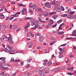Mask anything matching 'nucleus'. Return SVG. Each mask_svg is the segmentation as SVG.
<instances>
[{"label": "nucleus", "mask_w": 76, "mask_h": 76, "mask_svg": "<svg viewBox=\"0 0 76 76\" xmlns=\"http://www.w3.org/2000/svg\"><path fill=\"white\" fill-rule=\"evenodd\" d=\"M60 26H65L64 25V23H62V24H60Z\"/></svg>", "instance_id": "774afa93"}, {"label": "nucleus", "mask_w": 76, "mask_h": 76, "mask_svg": "<svg viewBox=\"0 0 76 76\" xmlns=\"http://www.w3.org/2000/svg\"><path fill=\"white\" fill-rule=\"evenodd\" d=\"M13 39V38L12 37L11 35L10 34L9 35V37H8V41L9 42L10 44H12L13 43V41L12 40Z\"/></svg>", "instance_id": "f03ea898"}, {"label": "nucleus", "mask_w": 76, "mask_h": 76, "mask_svg": "<svg viewBox=\"0 0 76 76\" xmlns=\"http://www.w3.org/2000/svg\"><path fill=\"white\" fill-rule=\"evenodd\" d=\"M13 51V50L12 49H9L8 52H9V53H12Z\"/></svg>", "instance_id": "ea45409f"}, {"label": "nucleus", "mask_w": 76, "mask_h": 76, "mask_svg": "<svg viewBox=\"0 0 76 76\" xmlns=\"http://www.w3.org/2000/svg\"><path fill=\"white\" fill-rule=\"evenodd\" d=\"M50 51H49V50L48 49H47L46 50V53H49Z\"/></svg>", "instance_id": "0e129e2a"}, {"label": "nucleus", "mask_w": 76, "mask_h": 76, "mask_svg": "<svg viewBox=\"0 0 76 76\" xmlns=\"http://www.w3.org/2000/svg\"><path fill=\"white\" fill-rule=\"evenodd\" d=\"M45 6L48 9H50L51 8V4L50 2L45 3Z\"/></svg>", "instance_id": "20e7f679"}, {"label": "nucleus", "mask_w": 76, "mask_h": 76, "mask_svg": "<svg viewBox=\"0 0 76 76\" xmlns=\"http://www.w3.org/2000/svg\"><path fill=\"white\" fill-rule=\"evenodd\" d=\"M57 25V24L56 23L55 25H53L52 26V27L54 28H55V27H56V26Z\"/></svg>", "instance_id": "2f4dec72"}, {"label": "nucleus", "mask_w": 76, "mask_h": 76, "mask_svg": "<svg viewBox=\"0 0 76 76\" xmlns=\"http://www.w3.org/2000/svg\"><path fill=\"white\" fill-rule=\"evenodd\" d=\"M59 51H62V52H64V49H63L62 48H59Z\"/></svg>", "instance_id": "a878e982"}, {"label": "nucleus", "mask_w": 76, "mask_h": 76, "mask_svg": "<svg viewBox=\"0 0 76 76\" xmlns=\"http://www.w3.org/2000/svg\"><path fill=\"white\" fill-rule=\"evenodd\" d=\"M57 17V15H54L53 16V18L54 19H56V18Z\"/></svg>", "instance_id": "c9c22d12"}, {"label": "nucleus", "mask_w": 76, "mask_h": 76, "mask_svg": "<svg viewBox=\"0 0 76 76\" xmlns=\"http://www.w3.org/2000/svg\"><path fill=\"white\" fill-rule=\"evenodd\" d=\"M72 18V15H69L67 17V18L68 19H71Z\"/></svg>", "instance_id": "cd10ccee"}, {"label": "nucleus", "mask_w": 76, "mask_h": 76, "mask_svg": "<svg viewBox=\"0 0 76 76\" xmlns=\"http://www.w3.org/2000/svg\"><path fill=\"white\" fill-rule=\"evenodd\" d=\"M6 58L5 57H1L0 58V60L2 61L3 63H6V60L5 59Z\"/></svg>", "instance_id": "0eeeda50"}, {"label": "nucleus", "mask_w": 76, "mask_h": 76, "mask_svg": "<svg viewBox=\"0 0 76 76\" xmlns=\"http://www.w3.org/2000/svg\"><path fill=\"white\" fill-rule=\"evenodd\" d=\"M4 72H2L1 74H0V75H1V76H3V75H4Z\"/></svg>", "instance_id": "3c124183"}, {"label": "nucleus", "mask_w": 76, "mask_h": 76, "mask_svg": "<svg viewBox=\"0 0 76 76\" xmlns=\"http://www.w3.org/2000/svg\"><path fill=\"white\" fill-rule=\"evenodd\" d=\"M26 26H27V27H28V28H29V23H27Z\"/></svg>", "instance_id": "49530a36"}, {"label": "nucleus", "mask_w": 76, "mask_h": 76, "mask_svg": "<svg viewBox=\"0 0 76 76\" xmlns=\"http://www.w3.org/2000/svg\"><path fill=\"white\" fill-rule=\"evenodd\" d=\"M20 13H21V12H17L15 13V15H18V14H20Z\"/></svg>", "instance_id": "6e6d98bb"}, {"label": "nucleus", "mask_w": 76, "mask_h": 76, "mask_svg": "<svg viewBox=\"0 0 76 76\" xmlns=\"http://www.w3.org/2000/svg\"><path fill=\"white\" fill-rule=\"evenodd\" d=\"M61 11H64V7H63L61 6Z\"/></svg>", "instance_id": "aec40b11"}, {"label": "nucleus", "mask_w": 76, "mask_h": 76, "mask_svg": "<svg viewBox=\"0 0 76 76\" xmlns=\"http://www.w3.org/2000/svg\"><path fill=\"white\" fill-rule=\"evenodd\" d=\"M72 18L74 19H76V15H73L72 16Z\"/></svg>", "instance_id": "72a5a7b5"}, {"label": "nucleus", "mask_w": 76, "mask_h": 76, "mask_svg": "<svg viewBox=\"0 0 76 76\" xmlns=\"http://www.w3.org/2000/svg\"><path fill=\"white\" fill-rule=\"evenodd\" d=\"M71 9L69 8L68 10L67 11L69 13H70V12H71Z\"/></svg>", "instance_id": "37998d69"}, {"label": "nucleus", "mask_w": 76, "mask_h": 76, "mask_svg": "<svg viewBox=\"0 0 76 76\" xmlns=\"http://www.w3.org/2000/svg\"><path fill=\"white\" fill-rule=\"evenodd\" d=\"M73 33L74 34H76V30H74L73 31Z\"/></svg>", "instance_id": "69168bd1"}, {"label": "nucleus", "mask_w": 76, "mask_h": 76, "mask_svg": "<svg viewBox=\"0 0 76 76\" xmlns=\"http://www.w3.org/2000/svg\"><path fill=\"white\" fill-rule=\"evenodd\" d=\"M4 39H5V41H8V39H7V37L5 36L4 37Z\"/></svg>", "instance_id": "c756f323"}, {"label": "nucleus", "mask_w": 76, "mask_h": 76, "mask_svg": "<svg viewBox=\"0 0 76 76\" xmlns=\"http://www.w3.org/2000/svg\"><path fill=\"white\" fill-rule=\"evenodd\" d=\"M40 35H41V34H40V33H37L36 34V36H39Z\"/></svg>", "instance_id": "bf43d9fd"}, {"label": "nucleus", "mask_w": 76, "mask_h": 76, "mask_svg": "<svg viewBox=\"0 0 76 76\" xmlns=\"http://www.w3.org/2000/svg\"><path fill=\"white\" fill-rule=\"evenodd\" d=\"M39 73L40 76H44V72L39 71Z\"/></svg>", "instance_id": "9d476101"}, {"label": "nucleus", "mask_w": 76, "mask_h": 76, "mask_svg": "<svg viewBox=\"0 0 76 76\" xmlns=\"http://www.w3.org/2000/svg\"><path fill=\"white\" fill-rule=\"evenodd\" d=\"M56 70V72H58V71H60V70H61V69L60 68H57L56 69H55Z\"/></svg>", "instance_id": "473e14b6"}, {"label": "nucleus", "mask_w": 76, "mask_h": 76, "mask_svg": "<svg viewBox=\"0 0 76 76\" xmlns=\"http://www.w3.org/2000/svg\"><path fill=\"white\" fill-rule=\"evenodd\" d=\"M9 50L7 48H6L5 49L4 51H5V52L8 53V52H9Z\"/></svg>", "instance_id": "412c9836"}, {"label": "nucleus", "mask_w": 76, "mask_h": 76, "mask_svg": "<svg viewBox=\"0 0 76 76\" xmlns=\"http://www.w3.org/2000/svg\"><path fill=\"white\" fill-rule=\"evenodd\" d=\"M58 32V31H53V34H56V33H57Z\"/></svg>", "instance_id": "58836bf2"}, {"label": "nucleus", "mask_w": 76, "mask_h": 76, "mask_svg": "<svg viewBox=\"0 0 76 76\" xmlns=\"http://www.w3.org/2000/svg\"><path fill=\"white\" fill-rule=\"evenodd\" d=\"M9 18H10V16L7 17L5 19V20H8V19H9Z\"/></svg>", "instance_id": "052dcab7"}, {"label": "nucleus", "mask_w": 76, "mask_h": 76, "mask_svg": "<svg viewBox=\"0 0 76 76\" xmlns=\"http://www.w3.org/2000/svg\"><path fill=\"white\" fill-rule=\"evenodd\" d=\"M55 10L56 12H60V9L58 8H56L55 9Z\"/></svg>", "instance_id": "4be33fe9"}, {"label": "nucleus", "mask_w": 76, "mask_h": 76, "mask_svg": "<svg viewBox=\"0 0 76 76\" xmlns=\"http://www.w3.org/2000/svg\"><path fill=\"white\" fill-rule=\"evenodd\" d=\"M62 21H63V20H60L59 21H58L57 22V23H60V22H61Z\"/></svg>", "instance_id": "a19ab883"}, {"label": "nucleus", "mask_w": 76, "mask_h": 76, "mask_svg": "<svg viewBox=\"0 0 76 76\" xmlns=\"http://www.w3.org/2000/svg\"><path fill=\"white\" fill-rule=\"evenodd\" d=\"M67 3H72V0H69L66 1Z\"/></svg>", "instance_id": "e433bc0d"}, {"label": "nucleus", "mask_w": 76, "mask_h": 76, "mask_svg": "<svg viewBox=\"0 0 76 76\" xmlns=\"http://www.w3.org/2000/svg\"><path fill=\"white\" fill-rule=\"evenodd\" d=\"M32 60V59H30V60H28L27 61V62L28 63H30L31 62V60Z\"/></svg>", "instance_id": "e2e57ef3"}, {"label": "nucleus", "mask_w": 76, "mask_h": 76, "mask_svg": "<svg viewBox=\"0 0 76 76\" xmlns=\"http://www.w3.org/2000/svg\"><path fill=\"white\" fill-rule=\"evenodd\" d=\"M15 26H12V25L10 24V29H11V28H15Z\"/></svg>", "instance_id": "f3484780"}, {"label": "nucleus", "mask_w": 76, "mask_h": 76, "mask_svg": "<svg viewBox=\"0 0 76 76\" xmlns=\"http://www.w3.org/2000/svg\"><path fill=\"white\" fill-rule=\"evenodd\" d=\"M56 12L54 11L50 13V15H53V14H56Z\"/></svg>", "instance_id": "6ab92c4d"}, {"label": "nucleus", "mask_w": 76, "mask_h": 76, "mask_svg": "<svg viewBox=\"0 0 76 76\" xmlns=\"http://www.w3.org/2000/svg\"><path fill=\"white\" fill-rule=\"evenodd\" d=\"M37 21H34L33 22H32L31 23V25L32 26H34L35 25V24L37 23Z\"/></svg>", "instance_id": "9b49d317"}, {"label": "nucleus", "mask_w": 76, "mask_h": 76, "mask_svg": "<svg viewBox=\"0 0 76 76\" xmlns=\"http://www.w3.org/2000/svg\"><path fill=\"white\" fill-rule=\"evenodd\" d=\"M68 75H73V73H72L70 72H68L67 73Z\"/></svg>", "instance_id": "4d7b16f0"}, {"label": "nucleus", "mask_w": 76, "mask_h": 76, "mask_svg": "<svg viewBox=\"0 0 76 76\" xmlns=\"http://www.w3.org/2000/svg\"><path fill=\"white\" fill-rule=\"evenodd\" d=\"M5 18L4 16L2 13H0V18L1 19H4Z\"/></svg>", "instance_id": "ddd939ff"}, {"label": "nucleus", "mask_w": 76, "mask_h": 76, "mask_svg": "<svg viewBox=\"0 0 76 76\" xmlns=\"http://www.w3.org/2000/svg\"><path fill=\"white\" fill-rule=\"evenodd\" d=\"M50 25H51V24L49 23L48 26H47L46 28H48L49 26H50Z\"/></svg>", "instance_id": "680f3d73"}, {"label": "nucleus", "mask_w": 76, "mask_h": 76, "mask_svg": "<svg viewBox=\"0 0 76 76\" xmlns=\"http://www.w3.org/2000/svg\"><path fill=\"white\" fill-rule=\"evenodd\" d=\"M30 35L32 37H34V35L33 34L32 32H30Z\"/></svg>", "instance_id": "4c0bfd02"}, {"label": "nucleus", "mask_w": 76, "mask_h": 76, "mask_svg": "<svg viewBox=\"0 0 76 76\" xmlns=\"http://www.w3.org/2000/svg\"><path fill=\"white\" fill-rule=\"evenodd\" d=\"M50 22L51 24H53V23H54V21H53V20H50Z\"/></svg>", "instance_id": "7c9ffc66"}, {"label": "nucleus", "mask_w": 76, "mask_h": 76, "mask_svg": "<svg viewBox=\"0 0 76 76\" xmlns=\"http://www.w3.org/2000/svg\"><path fill=\"white\" fill-rule=\"evenodd\" d=\"M51 72H56V69H53V70H52Z\"/></svg>", "instance_id": "864d4df0"}, {"label": "nucleus", "mask_w": 76, "mask_h": 76, "mask_svg": "<svg viewBox=\"0 0 76 76\" xmlns=\"http://www.w3.org/2000/svg\"><path fill=\"white\" fill-rule=\"evenodd\" d=\"M1 68H2V69H3L4 70H7V67H4L3 66H1Z\"/></svg>", "instance_id": "c85d7f7f"}, {"label": "nucleus", "mask_w": 76, "mask_h": 76, "mask_svg": "<svg viewBox=\"0 0 76 76\" xmlns=\"http://www.w3.org/2000/svg\"><path fill=\"white\" fill-rule=\"evenodd\" d=\"M67 16V14H65L63 15V17H66V16Z\"/></svg>", "instance_id": "603ef678"}, {"label": "nucleus", "mask_w": 76, "mask_h": 76, "mask_svg": "<svg viewBox=\"0 0 76 76\" xmlns=\"http://www.w3.org/2000/svg\"><path fill=\"white\" fill-rule=\"evenodd\" d=\"M38 24H39V23L38 22V21L36 22V24L35 25V26L34 28H32V29H37V28H38V26H39Z\"/></svg>", "instance_id": "39448f33"}, {"label": "nucleus", "mask_w": 76, "mask_h": 76, "mask_svg": "<svg viewBox=\"0 0 76 76\" xmlns=\"http://www.w3.org/2000/svg\"><path fill=\"white\" fill-rule=\"evenodd\" d=\"M29 7L31 8V9H32V8L33 9H36L37 8V5H36L34 4L33 5H29Z\"/></svg>", "instance_id": "423d86ee"}, {"label": "nucleus", "mask_w": 76, "mask_h": 76, "mask_svg": "<svg viewBox=\"0 0 76 76\" xmlns=\"http://www.w3.org/2000/svg\"><path fill=\"white\" fill-rule=\"evenodd\" d=\"M39 70L40 72H44L45 71H48V70H50V68L49 67H47L45 68H39Z\"/></svg>", "instance_id": "f257e3e1"}, {"label": "nucleus", "mask_w": 76, "mask_h": 76, "mask_svg": "<svg viewBox=\"0 0 76 76\" xmlns=\"http://www.w3.org/2000/svg\"><path fill=\"white\" fill-rule=\"evenodd\" d=\"M27 9H25L24 8H23L22 10V13L23 15H26L27 14Z\"/></svg>", "instance_id": "7ed1b4c3"}, {"label": "nucleus", "mask_w": 76, "mask_h": 76, "mask_svg": "<svg viewBox=\"0 0 76 76\" xmlns=\"http://www.w3.org/2000/svg\"><path fill=\"white\" fill-rule=\"evenodd\" d=\"M10 61H14V58H11Z\"/></svg>", "instance_id": "8fccbe9b"}, {"label": "nucleus", "mask_w": 76, "mask_h": 76, "mask_svg": "<svg viewBox=\"0 0 76 76\" xmlns=\"http://www.w3.org/2000/svg\"><path fill=\"white\" fill-rule=\"evenodd\" d=\"M4 40V37H2L1 39V41H3Z\"/></svg>", "instance_id": "a18cd8bd"}, {"label": "nucleus", "mask_w": 76, "mask_h": 76, "mask_svg": "<svg viewBox=\"0 0 76 76\" xmlns=\"http://www.w3.org/2000/svg\"><path fill=\"white\" fill-rule=\"evenodd\" d=\"M64 33V31H60L58 33V34L59 35L61 34H61H63Z\"/></svg>", "instance_id": "5701e85b"}, {"label": "nucleus", "mask_w": 76, "mask_h": 76, "mask_svg": "<svg viewBox=\"0 0 76 76\" xmlns=\"http://www.w3.org/2000/svg\"><path fill=\"white\" fill-rule=\"evenodd\" d=\"M56 41L54 42L53 43H50V45H53V44H54V43H56Z\"/></svg>", "instance_id": "79ce46f5"}, {"label": "nucleus", "mask_w": 76, "mask_h": 76, "mask_svg": "<svg viewBox=\"0 0 76 76\" xmlns=\"http://www.w3.org/2000/svg\"><path fill=\"white\" fill-rule=\"evenodd\" d=\"M15 30H16V31H18L20 30V28H18L16 27L15 28Z\"/></svg>", "instance_id": "bb28decb"}, {"label": "nucleus", "mask_w": 76, "mask_h": 76, "mask_svg": "<svg viewBox=\"0 0 76 76\" xmlns=\"http://www.w3.org/2000/svg\"><path fill=\"white\" fill-rule=\"evenodd\" d=\"M70 39H76V38H72L71 37H69L66 38V39L67 40Z\"/></svg>", "instance_id": "dca6fc26"}, {"label": "nucleus", "mask_w": 76, "mask_h": 76, "mask_svg": "<svg viewBox=\"0 0 76 76\" xmlns=\"http://www.w3.org/2000/svg\"><path fill=\"white\" fill-rule=\"evenodd\" d=\"M61 26H60H60L59 27L58 30H59V29H62V27H61Z\"/></svg>", "instance_id": "5fc2aeb1"}, {"label": "nucleus", "mask_w": 76, "mask_h": 76, "mask_svg": "<svg viewBox=\"0 0 76 76\" xmlns=\"http://www.w3.org/2000/svg\"><path fill=\"white\" fill-rule=\"evenodd\" d=\"M52 64V62L50 61H49L48 62V64H47V66H49V65H51Z\"/></svg>", "instance_id": "393cba45"}, {"label": "nucleus", "mask_w": 76, "mask_h": 76, "mask_svg": "<svg viewBox=\"0 0 76 76\" xmlns=\"http://www.w3.org/2000/svg\"><path fill=\"white\" fill-rule=\"evenodd\" d=\"M7 47L9 49V50H10V49H12V48H11V47H10V46H9V45H7Z\"/></svg>", "instance_id": "c03bdc74"}, {"label": "nucleus", "mask_w": 76, "mask_h": 76, "mask_svg": "<svg viewBox=\"0 0 76 76\" xmlns=\"http://www.w3.org/2000/svg\"><path fill=\"white\" fill-rule=\"evenodd\" d=\"M75 13V12L73 11V12H71L70 13V15H73Z\"/></svg>", "instance_id": "09e8293b"}, {"label": "nucleus", "mask_w": 76, "mask_h": 76, "mask_svg": "<svg viewBox=\"0 0 76 76\" xmlns=\"http://www.w3.org/2000/svg\"><path fill=\"white\" fill-rule=\"evenodd\" d=\"M28 11L29 12H30L31 14H33V11H32L31 10L29 9H28Z\"/></svg>", "instance_id": "b1692460"}, {"label": "nucleus", "mask_w": 76, "mask_h": 76, "mask_svg": "<svg viewBox=\"0 0 76 76\" xmlns=\"http://www.w3.org/2000/svg\"><path fill=\"white\" fill-rule=\"evenodd\" d=\"M59 58H63V57L62 56H59Z\"/></svg>", "instance_id": "338daca9"}, {"label": "nucleus", "mask_w": 76, "mask_h": 76, "mask_svg": "<svg viewBox=\"0 0 76 76\" xmlns=\"http://www.w3.org/2000/svg\"><path fill=\"white\" fill-rule=\"evenodd\" d=\"M73 67L72 68H71V67H68L67 69V70H73Z\"/></svg>", "instance_id": "4468645a"}, {"label": "nucleus", "mask_w": 76, "mask_h": 76, "mask_svg": "<svg viewBox=\"0 0 76 76\" xmlns=\"http://www.w3.org/2000/svg\"><path fill=\"white\" fill-rule=\"evenodd\" d=\"M15 62H18V61H20L19 59L16 60L14 61Z\"/></svg>", "instance_id": "de8ad7c7"}, {"label": "nucleus", "mask_w": 76, "mask_h": 76, "mask_svg": "<svg viewBox=\"0 0 76 76\" xmlns=\"http://www.w3.org/2000/svg\"><path fill=\"white\" fill-rule=\"evenodd\" d=\"M25 20H28V19H31V18L27 17L25 18Z\"/></svg>", "instance_id": "f704fd0d"}, {"label": "nucleus", "mask_w": 76, "mask_h": 76, "mask_svg": "<svg viewBox=\"0 0 76 76\" xmlns=\"http://www.w3.org/2000/svg\"><path fill=\"white\" fill-rule=\"evenodd\" d=\"M39 41H41V42H42L44 39V37L43 36H40L39 37Z\"/></svg>", "instance_id": "1a4fd4ad"}, {"label": "nucleus", "mask_w": 76, "mask_h": 76, "mask_svg": "<svg viewBox=\"0 0 76 76\" xmlns=\"http://www.w3.org/2000/svg\"><path fill=\"white\" fill-rule=\"evenodd\" d=\"M42 14L44 16H47L48 15V12H43Z\"/></svg>", "instance_id": "f8f14e48"}, {"label": "nucleus", "mask_w": 76, "mask_h": 76, "mask_svg": "<svg viewBox=\"0 0 76 76\" xmlns=\"http://www.w3.org/2000/svg\"><path fill=\"white\" fill-rule=\"evenodd\" d=\"M18 5L20 6H21L22 7H26V5H23L22 4H18Z\"/></svg>", "instance_id": "2eb2a0df"}, {"label": "nucleus", "mask_w": 76, "mask_h": 76, "mask_svg": "<svg viewBox=\"0 0 76 76\" xmlns=\"http://www.w3.org/2000/svg\"><path fill=\"white\" fill-rule=\"evenodd\" d=\"M33 74V72L31 71L29 72L28 73L26 74L25 75V76H29V75H31Z\"/></svg>", "instance_id": "6e6552de"}, {"label": "nucleus", "mask_w": 76, "mask_h": 76, "mask_svg": "<svg viewBox=\"0 0 76 76\" xmlns=\"http://www.w3.org/2000/svg\"><path fill=\"white\" fill-rule=\"evenodd\" d=\"M30 67L31 66H30V65L28 64L26 66V67H25V68H26V69H28V68H29V67Z\"/></svg>", "instance_id": "a211bd4d"}, {"label": "nucleus", "mask_w": 76, "mask_h": 76, "mask_svg": "<svg viewBox=\"0 0 76 76\" xmlns=\"http://www.w3.org/2000/svg\"><path fill=\"white\" fill-rule=\"evenodd\" d=\"M73 56L72 55H70V56H69V58H72L73 57Z\"/></svg>", "instance_id": "13d9d810"}]
</instances>
